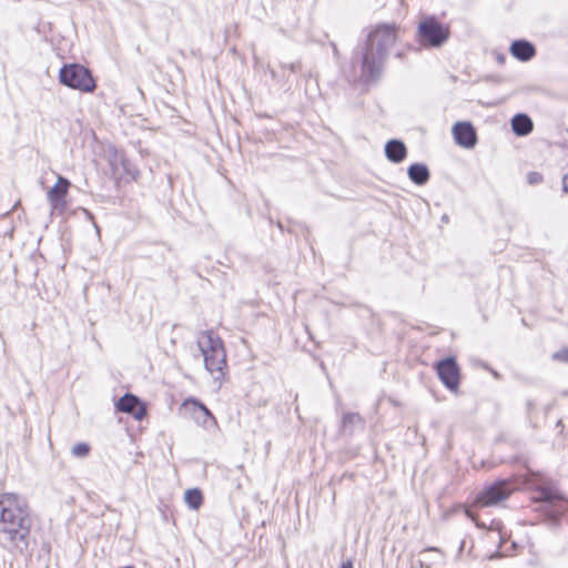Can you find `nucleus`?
I'll return each mask as SVG.
<instances>
[{"label":"nucleus","instance_id":"nucleus-1","mask_svg":"<svg viewBox=\"0 0 568 568\" xmlns=\"http://www.w3.org/2000/svg\"><path fill=\"white\" fill-rule=\"evenodd\" d=\"M397 40V26L394 22H383L373 27L363 41L354 48L351 65L355 71L359 65L358 80L364 84L377 82L383 73L388 55V49Z\"/></svg>","mask_w":568,"mask_h":568},{"label":"nucleus","instance_id":"nucleus-2","mask_svg":"<svg viewBox=\"0 0 568 568\" xmlns=\"http://www.w3.org/2000/svg\"><path fill=\"white\" fill-rule=\"evenodd\" d=\"M32 518L24 497L16 493L0 495V544L10 551L29 547Z\"/></svg>","mask_w":568,"mask_h":568},{"label":"nucleus","instance_id":"nucleus-3","mask_svg":"<svg viewBox=\"0 0 568 568\" xmlns=\"http://www.w3.org/2000/svg\"><path fill=\"white\" fill-rule=\"evenodd\" d=\"M507 445L515 454L501 458L500 463L518 465L526 470L523 480L529 489L537 493L532 501H544L546 504L545 511L549 520L555 525H559L561 511L550 505L551 500L564 498V493L558 488L557 481L545 473L529 467L530 458L526 453V444L523 439L510 438Z\"/></svg>","mask_w":568,"mask_h":568},{"label":"nucleus","instance_id":"nucleus-4","mask_svg":"<svg viewBox=\"0 0 568 568\" xmlns=\"http://www.w3.org/2000/svg\"><path fill=\"white\" fill-rule=\"evenodd\" d=\"M450 38V27L435 14L423 16L417 23L415 40L422 49H439Z\"/></svg>","mask_w":568,"mask_h":568},{"label":"nucleus","instance_id":"nucleus-5","mask_svg":"<svg viewBox=\"0 0 568 568\" xmlns=\"http://www.w3.org/2000/svg\"><path fill=\"white\" fill-rule=\"evenodd\" d=\"M197 346L202 353L204 366L215 378L223 375L226 366V354L221 338L213 332H202L197 336Z\"/></svg>","mask_w":568,"mask_h":568},{"label":"nucleus","instance_id":"nucleus-6","mask_svg":"<svg viewBox=\"0 0 568 568\" xmlns=\"http://www.w3.org/2000/svg\"><path fill=\"white\" fill-rule=\"evenodd\" d=\"M59 81L70 89L84 93L93 92L97 87L89 69L78 63L64 64L59 71Z\"/></svg>","mask_w":568,"mask_h":568},{"label":"nucleus","instance_id":"nucleus-7","mask_svg":"<svg viewBox=\"0 0 568 568\" xmlns=\"http://www.w3.org/2000/svg\"><path fill=\"white\" fill-rule=\"evenodd\" d=\"M433 368L440 383L453 394L459 392L462 369L455 355H447L433 363Z\"/></svg>","mask_w":568,"mask_h":568},{"label":"nucleus","instance_id":"nucleus-8","mask_svg":"<svg viewBox=\"0 0 568 568\" xmlns=\"http://www.w3.org/2000/svg\"><path fill=\"white\" fill-rule=\"evenodd\" d=\"M509 478H497L478 493L476 501L483 507L497 506L511 495Z\"/></svg>","mask_w":568,"mask_h":568},{"label":"nucleus","instance_id":"nucleus-9","mask_svg":"<svg viewBox=\"0 0 568 568\" xmlns=\"http://www.w3.org/2000/svg\"><path fill=\"white\" fill-rule=\"evenodd\" d=\"M71 183L63 176H58L55 185H53L47 194L51 206V214H62L67 209V194Z\"/></svg>","mask_w":568,"mask_h":568},{"label":"nucleus","instance_id":"nucleus-10","mask_svg":"<svg viewBox=\"0 0 568 568\" xmlns=\"http://www.w3.org/2000/svg\"><path fill=\"white\" fill-rule=\"evenodd\" d=\"M452 134L458 146L470 150L478 142L477 133L470 121H457L452 128Z\"/></svg>","mask_w":568,"mask_h":568},{"label":"nucleus","instance_id":"nucleus-11","mask_svg":"<svg viewBox=\"0 0 568 568\" xmlns=\"http://www.w3.org/2000/svg\"><path fill=\"white\" fill-rule=\"evenodd\" d=\"M116 408L120 412L132 415L136 420H141L146 415V408L144 404L133 394H125L118 403Z\"/></svg>","mask_w":568,"mask_h":568},{"label":"nucleus","instance_id":"nucleus-12","mask_svg":"<svg viewBox=\"0 0 568 568\" xmlns=\"http://www.w3.org/2000/svg\"><path fill=\"white\" fill-rule=\"evenodd\" d=\"M509 53L520 62H528L536 57L537 49L531 41L521 38L511 41Z\"/></svg>","mask_w":568,"mask_h":568},{"label":"nucleus","instance_id":"nucleus-13","mask_svg":"<svg viewBox=\"0 0 568 568\" xmlns=\"http://www.w3.org/2000/svg\"><path fill=\"white\" fill-rule=\"evenodd\" d=\"M384 154L390 163L400 164L406 160L408 150L403 140L394 138L385 143Z\"/></svg>","mask_w":568,"mask_h":568},{"label":"nucleus","instance_id":"nucleus-14","mask_svg":"<svg viewBox=\"0 0 568 568\" xmlns=\"http://www.w3.org/2000/svg\"><path fill=\"white\" fill-rule=\"evenodd\" d=\"M407 176L413 184L424 186L429 182L432 174L426 163L414 162L407 168Z\"/></svg>","mask_w":568,"mask_h":568},{"label":"nucleus","instance_id":"nucleus-15","mask_svg":"<svg viewBox=\"0 0 568 568\" xmlns=\"http://www.w3.org/2000/svg\"><path fill=\"white\" fill-rule=\"evenodd\" d=\"M510 128L516 136L524 138L532 132L534 121L527 113L519 112L510 119Z\"/></svg>","mask_w":568,"mask_h":568},{"label":"nucleus","instance_id":"nucleus-16","mask_svg":"<svg viewBox=\"0 0 568 568\" xmlns=\"http://www.w3.org/2000/svg\"><path fill=\"white\" fill-rule=\"evenodd\" d=\"M183 407L187 410H191L194 419L199 423L206 424L207 419H213L211 412L203 404L195 399H185Z\"/></svg>","mask_w":568,"mask_h":568},{"label":"nucleus","instance_id":"nucleus-17","mask_svg":"<svg viewBox=\"0 0 568 568\" xmlns=\"http://www.w3.org/2000/svg\"><path fill=\"white\" fill-rule=\"evenodd\" d=\"M118 163L122 166L123 169V172L125 174H128L129 176H131L133 180L136 179V176L139 175V171L134 168H131L130 163L128 160H125V158L123 156V154L119 153V152H114V160L111 161V166H112V170H113V173L116 175L119 174L120 178H122V174L119 173V170H118Z\"/></svg>","mask_w":568,"mask_h":568},{"label":"nucleus","instance_id":"nucleus-18","mask_svg":"<svg viewBox=\"0 0 568 568\" xmlns=\"http://www.w3.org/2000/svg\"><path fill=\"white\" fill-rule=\"evenodd\" d=\"M364 423L365 422H364L363 417L358 413L348 412V413H345L342 417L341 428L343 429V432H347L348 434H352L353 433L352 426H354L356 424L364 425Z\"/></svg>","mask_w":568,"mask_h":568},{"label":"nucleus","instance_id":"nucleus-19","mask_svg":"<svg viewBox=\"0 0 568 568\" xmlns=\"http://www.w3.org/2000/svg\"><path fill=\"white\" fill-rule=\"evenodd\" d=\"M281 69H282L281 73L275 71L274 69H270L272 79L277 82H281L285 79L286 70H288L291 73H297L298 71H301V62L296 61V62H291L288 64L284 63L281 65Z\"/></svg>","mask_w":568,"mask_h":568},{"label":"nucleus","instance_id":"nucleus-20","mask_svg":"<svg viewBox=\"0 0 568 568\" xmlns=\"http://www.w3.org/2000/svg\"><path fill=\"white\" fill-rule=\"evenodd\" d=\"M184 500L190 508L199 509L203 500L201 490L196 488L187 489L184 494Z\"/></svg>","mask_w":568,"mask_h":568},{"label":"nucleus","instance_id":"nucleus-21","mask_svg":"<svg viewBox=\"0 0 568 568\" xmlns=\"http://www.w3.org/2000/svg\"><path fill=\"white\" fill-rule=\"evenodd\" d=\"M554 501H565L567 504V509H568V498L564 495V498H560V499H554L550 501V505L557 509H559L561 511V517H560V521L559 524H561V519L562 517L565 516V513H566V509H564L562 507H559V506H556L554 505ZM540 503V510L542 513V516L545 518V520L550 525V526H554V527H559L560 525H555L552 524L550 520H549V517L548 515L546 514L545 511V503L544 501H539Z\"/></svg>","mask_w":568,"mask_h":568},{"label":"nucleus","instance_id":"nucleus-22","mask_svg":"<svg viewBox=\"0 0 568 568\" xmlns=\"http://www.w3.org/2000/svg\"><path fill=\"white\" fill-rule=\"evenodd\" d=\"M504 524L499 519H493L488 525L489 531H496L499 535V544L503 545L506 541V536L504 534Z\"/></svg>","mask_w":568,"mask_h":568},{"label":"nucleus","instance_id":"nucleus-23","mask_svg":"<svg viewBox=\"0 0 568 568\" xmlns=\"http://www.w3.org/2000/svg\"><path fill=\"white\" fill-rule=\"evenodd\" d=\"M90 453V446L87 443H78L72 447V455L77 458L87 457Z\"/></svg>","mask_w":568,"mask_h":568},{"label":"nucleus","instance_id":"nucleus-24","mask_svg":"<svg viewBox=\"0 0 568 568\" xmlns=\"http://www.w3.org/2000/svg\"><path fill=\"white\" fill-rule=\"evenodd\" d=\"M542 182V174L537 171H530L527 174V183L530 185H536Z\"/></svg>","mask_w":568,"mask_h":568},{"label":"nucleus","instance_id":"nucleus-25","mask_svg":"<svg viewBox=\"0 0 568 568\" xmlns=\"http://www.w3.org/2000/svg\"><path fill=\"white\" fill-rule=\"evenodd\" d=\"M554 359L568 363V348H562L554 354Z\"/></svg>","mask_w":568,"mask_h":568},{"label":"nucleus","instance_id":"nucleus-26","mask_svg":"<svg viewBox=\"0 0 568 568\" xmlns=\"http://www.w3.org/2000/svg\"><path fill=\"white\" fill-rule=\"evenodd\" d=\"M493 53L498 64L503 65L506 62L507 57L504 52L494 51Z\"/></svg>","mask_w":568,"mask_h":568},{"label":"nucleus","instance_id":"nucleus-27","mask_svg":"<svg viewBox=\"0 0 568 568\" xmlns=\"http://www.w3.org/2000/svg\"><path fill=\"white\" fill-rule=\"evenodd\" d=\"M501 546L503 545L498 542V548L489 556L490 560H496L504 556V554L501 552Z\"/></svg>","mask_w":568,"mask_h":568},{"label":"nucleus","instance_id":"nucleus-28","mask_svg":"<svg viewBox=\"0 0 568 568\" xmlns=\"http://www.w3.org/2000/svg\"><path fill=\"white\" fill-rule=\"evenodd\" d=\"M339 568H354V560L352 558H348L346 560H343L341 562Z\"/></svg>","mask_w":568,"mask_h":568},{"label":"nucleus","instance_id":"nucleus-29","mask_svg":"<svg viewBox=\"0 0 568 568\" xmlns=\"http://www.w3.org/2000/svg\"><path fill=\"white\" fill-rule=\"evenodd\" d=\"M510 438L506 437L505 435H499L498 437H496L495 439V445H499L501 443H506L508 444Z\"/></svg>","mask_w":568,"mask_h":568},{"label":"nucleus","instance_id":"nucleus-30","mask_svg":"<svg viewBox=\"0 0 568 568\" xmlns=\"http://www.w3.org/2000/svg\"><path fill=\"white\" fill-rule=\"evenodd\" d=\"M562 192L568 194V172L562 176Z\"/></svg>","mask_w":568,"mask_h":568},{"label":"nucleus","instance_id":"nucleus-31","mask_svg":"<svg viewBox=\"0 0 568 568\" xmlns=\"http://www.w3.org/2000/svg\"><path fill=\"white\" fill-rule=\"evenodd\" d=\"M483 367L487 371H489L491 373V375L495 377V378H498L499 377V373L493 368L489 367V365L487 363H484L483 364Z\"/></svg>","mask_w":568,"mask_h":568},{"label":"nucleus","instance_id":"nucleus-32","mask_svg":"<svg viewBox=\"0 0 568 568\" xmlns=\"http://www.w3.org/2000/svg\"><path fill=\"white\" fill-rule=\"evenodd\" d=\"M331 47H332L334 57L337 58L339 55V51L337 49L336 43L335 42H331Z\"/></svg>","mask_w":568,"mask_h":568},{"label":"nucleus","instance_id":"nucleus-33","mask_svg":"<svg viewBox=\"0 0 568 568\" xmlns=\"http://www.w3.org/2000/svg\"><path fill=\"white\" fill-rule=\"evenodd\" d=\"M476 527L479 528V529H487L488 530V526L484 521H477L476 523Z\"/></svg>","mask_w":568,"mask_h":568},{"label":"nucleus","instance_id":"nucleus-34","mask_svg":"<svg viewBox=\"0 0 568 568\" xmlns=\"http://www.w3.org/2000/svg\"><path fill=\"white\" fill-rule=\"evenodd\" d=\"M526 405H527V410L530 412L534 407V402L531 399H528L526 402Z\"/></svg>","mask_w":568,"mask_h":568},{"label":"nucleus","instance_id":"nucleus-35","mask_svg":"<svg viewBox=\"0 0 568 568\" xmlns=\"http://www.w3.org/2000/svg\"><path fill=\"white\" fill-rule=\"evenodd\" d=\"M277 226H278V229H280L281 231H283V229H284V227H283L282 222H277Z\"/></svg>","mask_w":568,"mask_h":568},{"label":"nucleus","instance_id":"nucleus-36","mask_svg":"<svg viewBox=\"0 0 568 568\" xmlns=\"http://www.w3.org/2000/svg\"><path fill=\"white\" fill-rule=\"evenodd\" d=\"M442 221H448V216L446 214L443 215Z\"/></svg>","mask_w":568,"mask_h":568},{"label":"nucleus","instance_id":"nucleus-37","mask_svg":"<svg viewBox=\"0 0 568 568\" xmlns=\"http://www.w3.org/2000/svg\"><path fill=\"white\" fill-rule=\"evenodd\" d=\"M396 57H397V58H402V57H403V52H397V53H396Z\"/></svg>","mask_w":568,"mask_h":568},{"label":"nucleus","instance_id":"nucleus-38","mask_svg":"<svg viewBox=\"0 0 568 568\" xmlns=\"http://www.w3.org/2000/svg\"><path fill=\"white\" fill-rule=\"evenodd\" d=\"M561 425H562L561 420H558L557 426H561Z\"/></svg>","mask_w":568,"mask_h":568},{"label":"nucleus","instance_id":"nucleus-39","mask_svg":"<svg viewBox=\"0 0 568 568\" xmlns=\"http://www.w3.org/2000/svg\"><path fill=\"white\" fill-rule=\"evenodd\" d=\"M400 3H403V0H400Z\"/></svg>","mask_w":568,"mask_h":568}]
</instances>
